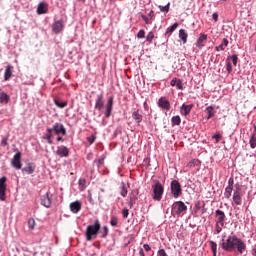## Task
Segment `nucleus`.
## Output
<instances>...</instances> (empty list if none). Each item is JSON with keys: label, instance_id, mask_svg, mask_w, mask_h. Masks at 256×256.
<instances>
[{"label": "nucleus", "instance_id": "f257e3e1", "mask_svg": "<svg viewBox=\"0 0 256 256\" xmlns=\"http://www.w3.org/2000/svg\"><path fill=\"white\" fill-rule=\"evenodd\" d=\"M222 241L221 247L224 251L231 253L236 249L240 255H243L247 251V244L237 237V235L228 236L226 240L223 239Z\"/></svg>", "mask_w": 256, "mask_h": 256}, {"label": "nucleus", "instance_id": "f03ea898", "mask_svg": "<svg viewBox=\"0 0 256 256\" xmlns=\"http://www.w3.org/2000/svg\"><path fill=\"white\" fill-rule=\"evenodd\" d=\"M101 229V224L99 223V220H96L93 225H89L86 228V241H93L97 237V234L99 233Z\"/></svg>", "mask_w": 256, "mask_h": 256}, {"label": "nucleus", "instance_id": "7ed1b4c3", "mask_svg": "<svg viewBox=\"0 0 256 256\" xmlns=\"http://www.w3.org/2000/svg\"><path fill=\"white\" fill-rule=\"evenodd\" d=\"M153 196L152 199L154 201H161L163 199V193H165V188L161 182L156 181L154 185H152Z\"/></svg>", "mask_w": 256, "mask_h": 256}, {"label": "nucleus", "instance_id": "20e7f679", "mask_svg": "<svg viewBox=\"0 0 256 256\" xmlns=\"http://www.w3.org/2000/svg\"><path fill=\"white\" fill-rule=\"evenodd\" d=\"M171 194L174 199H178L183 194V189L181 188V183L177 180H172L170 184Z\"/></svg>", "mask_w": 256, "mask_h": 256}, {"label": "nucleus", "instance_id": "39448f33", "mask_svg": "<svg viewBox=\"0 0 256 256\" xmlns=\"http://www.w3.org/2000/svg\"><path fill=\"white\" fill-rule=\"evenodd\" d=\"M187 211V205L183 201H176L172 205L171 213L172 215H181V213H185Z\"/></svg>", "mask_w": 256, "mask_h": 256}, {"label": "nucleus", "instance_id": "423d86ee", "mask_svg": "<svg viewBox=\"0 0 256 256\" xmlns=\"http://www.w3.org/2000/svg\"><path fill=\"white\" fill-rule=\"evenodd\" d=\"M7 199V177L0 178V201Z\"/></svg>", "mask_w": 256, "mask_h": 256}, {"label": "nucleus", "instance_id": "0eeeda50", "mask_svg": "<svg viewBox=\"0 0 256 256\" xmlns=\"http://www.w3.org/2000/svg\"><path fill=\"white\" fill-rule=\"evenodd\" d=\"M215 219L217 225L225 227V219H227V216L225 215V212H223V210L218 209L215 211Z\"/></svg>", "mask_w": 256, "mask_h": 256}, {"label": "nucleus", "instance_id": "6e6552de", "mask_svg": "<svg viewBox=\"0 0 256 256\" xmlns=\"http://www.w3.org/2000/svg\"><path fill=\"white\" fill-rule=\"evenodd\" d=\"M11 165L14 167V169L19 170L23 167V163H21V152H17L12 160H11Z\"/></svg>", "mask_w": 256, "mask_h": 256}, {"label": "nucleus", "instance_id": "1a4fd4ad", "mask_svg": "<svg viewBox=\"0 0 256 256\" xmlns=\"http://www.w3.org/2000/svg\"><path fill=\"white\" fill-rule=\"evenodd\" d=\"M51 129L52 132L54 131L56 135H67V130L65 129V126L59 122L54 123Z\"/></svg>", "mask_w": 256, "mask_h": 256}, {"label": "nucleus", "instance_id": "9d476101", "mask_svg": "<svg viewBox=\"0 0 256 256\" xmlns=\"http://www.w3.org/2000/svg\"><path fill=\"white\" fill-rule=\"evenodd\" d=\"M104 107H105V111H104L105 118L109 119V117H111V113L113 111V96H111L107 99V102Z\"/></svg>", "mask_w": 256, "mask_h": 256}, {"label": "nucleus", "instance_id": "9b49d317", "mask_svg": "<svg viewBox=\"0 0 256 256\" xmlns=\"http://www.w3.org/2000/svg\"><path fill=\"white\" fill-rule=\"evenodd\" d=\"M158 107H160V109H163L164 111H169V109H171V103L169 102V100H167L166 97H161L158 100Z\"/></svg>", "mask_w": 256, "mask_h": 256}, {"label": "nucleus", "instance_id": "f8f14e48", "mask_svg": "<svg viewBox=\"0 0 256 256\" xmlns=\"http://www.w3.org/2000/svg\"><path fill=\"white\" fill-rule=\"evenodd\" d=\"M233 184H234L233 178H229L228 186L226 187L225 192H224V197L226 199H231V195L233 193Z\"/></svg>", "mask_w": 256, "mask_h": 256}, {"label": "nucleus", "instance_id": "ddd939ff", "mask_svg": "<svg viewBox=\"0 0 256 256\" xmlns=\"http://www.w3.org/2000/svg\"><path fill=\"white\" fill-rule=\"evenodd\" d=\"M105 105V100H103V94H98L95 99L94 109L101 111Z\"/></svg>", "mask_w": 256, "mask_h": 256}, {"label": "nucleus", "instance_id": "4468645a", "mask_svg": "<svg viewBox=\"0 0 256 256\" xmlns=\"http://www.w3.org/2000/svg\"><path fill=\"white\" fill-rule=\"evenodd\" d=\"M52 31H53V33H55L56 35H59V33H61V31H63V20L55 21V22L52 24Z\"/></svg>", "mask_w": 256, "mask_h": 256}, {"label": "nucleus", "instance_id": "2eb2a0df", "mask_svg": "<svg viewBox=\"0 0 256 256\" xmlns=\"http://www.w3.org/2000/svg\"><path fill=\"white\" fill-rule=\"evenodd\" d=\"M51 193L47 192L44 196L41 197V205L43 207H46V209H49L51 207Z\"/></svg>", "mask_w": 256, "mask_h": 256}, {"label": "nucleus", "instance_id": "dca6fc26", "mask_svg": "<svg viewBox=\"0 0 256 256\" xmlns=\"http://www.w3.org/2000/svg\"><path fill=\"white\" fill-rule=\"evenodd\" d=\"M56 155H58V157H69V148L63 145L58 146L56 150Z\"/></svg>", "mask_w": 256, "mask_h": 256}, {"label": "nucleus", "instance_id": "f3484780", "mask_svg": "<svg viewBox=\"0 0 256 256\" xmlns=\"http://www.w3.org/2000/svg\"><path fill=\"white\" fill-rule=\"evenodd\" d=\"M171 87H176L179 91H183V81L178 78H173L170 82Z\"/></svg>", "mask_w": 256, "mask_h": 256}, {"label": "nucleus", "instance_id": "a211bd4d", "mask_svg": "<svg viewBox=\"0 0 256 256\" xmlns=\"http://www.w3.org/2000/svg\"><path fill=\"white\" fill-rule=\"evenodd\" d=\"M193 107H194L193 104H189V105L183 104L181 106L180 112L182 115L187 117V115H189L191 113V109H193Z\"/></svg>", "mask_w": 256, "mask_h": 256}, {"label": "nucleus", "instance_id": "6ab92c4d", "mask_svg": "<svg viewBox=\"0 0 256 256\" xmlns=\"http://www.w3.org/2000/svg\"><path fill=\"white\" fill-rule=\"evenodd\" d=\"M70 211L72 213H79V211H81V203L79 200L70 203Z\"/></svg>", "mask_w": 256, "mask_h": 256}, {"label": "nucleus", "instance_id": "aec40b11", "mask_svg": "<svg viewBox=\"0 0 256 256\" xmlns=\"http://www.w3.org/2000/svg\"><path fill=\"white\" fill-rule=\"evenodd\" d=\"M205 41H207V34H201L196 43L198 49H203V47H205Z\"/></svg>", "mask_w": 256, "mask_h": 256}, {"label": "nucleus", "instance_id": "412c9836", "mask_svg": "<svg viewBox=\"0 0 256 256\" xmlns=\"http://www.w3.org/2000/svg\"><path fill=\"white\" fill-rule=\"evenodd\" d=\"M44 139L49 143V145L53 144V129L52 128H47L46 129V134L44 136Z\"/></svg>", "mask_w": 256, "mask_h": 256}, {"label": "nucleus", "instance_id": "4be33fe9", "mask_svg": "<svg viewBox=\"0 0 256 256\" xmlns=\"http://www.w3.org/2000/svg\"><path fill=\"white\" fill-rule=\"evenodd\" d=\"M13 75V66L8 65L6 66L5 73H4V81H9Z\"/></svg>", "mask_w": 256, "mask_h": 256}, {"label": "nucleus", "instance_id": "5701e85b", "mask_svg": "<svg viewBox=\"0 0 256 256\" xmlns=\"http://www.w3.org/2000/svg\"><path fill=\"white\" fill-rule=\"evenodd\" d=\"M22 173H26L27 175H33V173H35V166L29 163L26 167L22 169Z\"/></svg>", "mask_w": 256, "mask_h": 256}, {"label": "nucleus", "instance_id": "b1692460", "mask_svg": "<svg viewBox=\"0 0 256 256\" xmlns=\"http://www.w3.org/2000/svg\"><path fill=\"white\" fill-rule=\"evenodd\" d=\"M37 13L38 15H44V13H47V4L40 2L38 4Z\"/></svg>", "mask_w": 256, "mask_h": 256}, {"label": "nucleus", "instance_id": "393cba45", "mask_svg": "<svg viewBox=\"0 0 256 256\" xmlns=\"http://www.w3.org/2000/svg\"><path fill=\"white\" fill-rule=\"evenodd\" d=\"M132 119H134V121H136V123L139 125V123H141V121H143V115H141L139 113V110H137L132 113Z\"/></svg>", "mask_w": 256, "mask_h": 256}, {"label": "nucleus", "instance_id": "a878e982", "mask_svg": "<svg viewBox=\"0 0 256 256\" xmlns=\"http://www.w3.org/2000/svg\"><path fill=\"white\" fill-rule=\"evenodd\" d=\"M187 37H189V35L187 34V31H185V29H180L179 39H181L183 44L187 43Z\"/></svg>", "mask_w": 256, "mask_h": 256}, {"label": "nucleus", "instance_id": "bb28decb", "mask_svg": "<svg viewBox=\"0 0 256 256\" xmlns=\"http://www.w3.org/2000/svg\"><path fill=\"white\" fill-rule=\"evenodd\" d=\"M233 201L235 205H242L243 199L241 198V194H239L238 192H234Z\"/></svg>", "mask_w": 256, "mask_h": 256}, {"label": "nucleus", "instance_id": "cd10ccee", "mask_svg": "<svg viewBox=\"0 0 256 256\" xmlns=\"http://www.w3.org/2000/svg\"><path fill=\"white\" fill-rule=\"evenodd\" d=\"M177 27H179V23H174L172 26L168 27L166 32H165V37H170L171 33H173V31H175V29H177Z\"/></svg>", "mask_w": 256, "mask_h": 256}, {"label": "nucleus", "instance_id": "c85d7f7f", "mask_svg": "<svg viewBox=\"0 0 256 256\" xmlns=\"http://www.w3.org/2000/svg\"><path fill=\"white\" fill-rule=\"evenodd\" d=\"M9 95L5 92L0 93V103H3L4 105H7L9 103Z\"/></svg>", "mask_w": 256, "mask_h": 256}, {"label": "nucleus", "instance_id": "c756f323", "mask_svg": "<svg viewBox=\"0 0 256 256\" xmlns=\"http://www.w3.org/2000/svg\"><path fill=\"white\" fill-rule=\"evenodd\" d=\"M205 113H207V119H211L212 117H215V111H213V107L212 106H208L205 110Z\"/></svg>", "mask_w": 256, "mask_h": 256}, {"label": "nucleus", "instance_id": "7c9ffc66", "mask_svg": "<svg viewBox=\"0 0 256 256\" xmlns=\"http://www.w3.org/2000/svg\"><path fill=\"white\" fill-rule=\"evenodd\" d=\"M171 123H172L173 127H174V125H181V116H179V115L173 116L171 118Z\"/></svg>", "mask_w": 256, "mask_h": 256}, {"label": "nucleus", "instance_id": "2f4dec72", "mask_svg": "<svg viewBox=\"0 0 256 256\" xmlns=\"http://www.w3.org/2000/svg\"><path fill=\"white\" fill-rule=\"evenodd\" d=\"M249 144H250L251 149H255V147H256V136H255V133H253L251 135L250 140H249Z\"/></svg>", "mask_w": 256, "mask_h": 256}, {"label": "nucleus", "instance_id": "473e14b6", "mask_svg": "<svg viewBox=\"0 0 256 256\" xmlns=\"http://www.w3.org/2000/svg\"><path fill=\"white\" fill-rule=\"evenodd\" d=\"M127 193H128L127 185H125V183L122 182V187H121L120 195L122 197H127Z\"/></svg>", "mask_w": 256, "mask_h": 256}, {"label": "nucleus", "instance_id": "72a5a7b5", "mask_svg": "<svg viewBox=\"0 0 256 256\" xmlns=\"http://www.w3.org/2000/svg\"><path fill=\"white\" fill-rule=\"evenodd\" d=\"M210 247L212 249L213 256H217V242L210 241Z\"/></svg>", "mask_w": 256, "mask_h": 256}, {"label": "nucleus", "instance_id": "f704fd0d", "mask_svg": "<svg viewBox=\"0 0 256 256\" xmlns=\"http://www.w3.org/2000/svg\"><path fill=\"white\" fill-rule=\"evenodd\" d=\"M79 187H80L81 191H85V188L87 187V180H85L84 178L80 179Z\"/></svg>", "mask_w": 256, "mask_h": 256}, {"label": "nucleus", "instance_id": "c9c22d12", "mask_svg": "<svg viewBox=\"0 0 256 256\" xmlns=\"http://www.w3.org/2000/svg\"><path fill=\"white\" fill-rule=\"evenodd\" d=\"M169 7H171V3H167L166 6H159V9L162 13H169Z\"/></svg>", "mask_w": 256, "mask_h": 256}, {"label": "nucleus", "instance_id": "e433bc0d", "mask_svg": "<svg viewBox=\"0 0 256 256\" xmlns=\"http://www.w3.org/2000/svg\"><path fill=\"white\" fill-rule=\"evenodd\" d=\"M155 39V34L153 32H149L146 36V41L148 43H153V40Z\"/></svg>", "mask_w": 256, "mask_h": 256}, {"label": "nucleus", "instance_id": "4c0bfd02", "mask_svg": "<svg viewBox=\"0 0 256 256\" xmlns=\"http://www.w3.org/2000/svg\"><path fill=\"white\" fill-rule=\"evenodd\" d=\"M54 103L57 107H59L60 109L65 108V106L67 105V102H61L59 100H54Z\"/></svg>", "mask_w": 256, "mask_h": 256}, {"label": "nucleus", "instance_id": "58836bf2", "mask_svg": "<svg viewBox=\"0 0 256 256\" xmlns=\"http://www.w3.org/2000/svg\"><path fill=\"white\" fill-rule=\"evenodd\" d=\"M117 223H119V219H117L116 216H112V217H111V220H110V225H111L112 227H117Z\"/></svg>", "mask_w": 256, "mask_h": 256}, {"label": "nucleus", "instance_id": "ea45409f", "mask_svg": "<svg viewBox=\"0 0 256 256\" xmlns=\"http://www.w3.org/2000/svg\"><path fill=\"white\" fill-rule=\"evenodd\" d=\"M35 225H36L35 219L34 218H30L28 220V227H29V229H31V230L35 229Z\"/></svg>", "mask_w": 256, "mask_h": 256}, {"label": "nucleus", "instance_id": "a19ab883", "mask_svg": "<svg viewBox=\"0 0 256 256\" xmlns=\"http://www.w3.org/2000/svg\"><path fill=\"white\" fill-rule=\"evenodd\" d=\"M231 60H232L234 67H237V61H239V57L237 56V54L232 55Z\"/></svg>", "mask_w": 256, "mask_h": 256}, {"label": "nucleus", "instance_id": "79ce46f5", "mask_svg": "<svg viewBox=\"0 0 256 256\" xmlns=\"http://www.w3.org/2000/svg\"><path fill=\"white\" fill-rule=\"evenodd\" d=\"M141 18L143 19V21H145L146 25H151L153 22L151 21V18L142 15Z\"/></svg>", "mask_w": 256, "mask_h": 256}, {"label": "nucleus", "instance_id": "37998d69", "mask_svg": "<svg viewBox=\"0 0 256 256\" xmlns=\"http://www.w3.org/2000/svg\"><path fill=\"white\" fill-rule=\"evenodd\" d=\"M102 231H103L102 237H103V239H105L107 237V235H109V228H107V226H104Z\"/></svg>", "mask_w": 256, "mask_h": 256}, {"label": "nucleus", "instance_id": "c03bdc74", "mask_svg": "<svg viewBox=\"0 0 256 256\" xmlns=\"http://www.w3.org/2000/svg\"><path fill=\"white\" fill-rule=\"evenodd\" d=\"M137 38L145 39V30H139V32L137 33Z\"/></svg>", "mask_w": 256, "mask_h": 256}, {"label": "nucleus", "instance_id": "a18cd8bd", "mask_svg": "<svg viewBox=\"0 0 256 256\" xmlns=\"http://www.w3.org/2000/svg\"><path fill=\"white\" fill-rule=\"evenodd\" d=\"M122 215L124 219H127V217H129V209L123 208Z\"/></svg>", "mask_w": 256, "mask_h": 256}, {"label": "nucleus", "instance_id": "49530a36", "mask_svg": "<svg viewBox=\"0 0 256 256\" xmlns=\"http://www.w3.org/2000/svg\"><path fill=\"white\" fill-rule=\"evenodd\" d=\"M234 187H235L234 193L241 194V184L236 183Z\"/></svg>", "mask_w": 256, "mask_h": 256}, {"label": "nucleus", "instance_id": "de8ad7c7", "mask_svg": "<svg viewBox=\"0 0 256 256\" xmlns=\"http://www.w3.org/2000/svg\"><path fill=\"white\" fill-rule=\"evenodd\" d=\"M8 141H9L8 137L3 138L1 141L2 147H7V145H9Z\"/></svg>", "mask_w": 256, "mask_h": 256}, {"label": "nucleus", "instance_id": "09e8293b", "mask_svg": "<svg viewBox=\"0 0 256 256\" xmlns=\"http://www.w3.org/2000/svg\"><path fill=\"white\" fill-rule=\"evenodd\" d=\"M226 70L228 71V73H231L233 71V66L231 65V62H227Z\"/></svg>", "mask_w": 256, "mask_h": 256}, {"label": "nucleus", "instance_id": "8fccbe9b", "mask_svg": "<svg viewBox=\"0 0 256 256\" xmlns=\"http://www.w3.org/2000/svg\"><path fill=\"white\" fill-rule=\"evenodd\" d=\"M158 256H169L167 255V252H165V249H160L157 253Z\"/></svg>", "mask_w": 256, "mask_h": 256}, {"label": "nucleus", "instance_id": "3c124183", "mask_svg": "<svg viewBox=\"0 0 256 256\" xmlns=\"http://www.w3.org/2000/svg\"><path fill=\"white\" fill-rule=\"evenodd\" d=\"M88 143H90V145H93V143H95V136H89L87 138Z\"/></svg>", "mask_w": 256, "mask_h": 256}, {"label": "nucleus", "instance_id": "603ef678", "mask_svg": "<svg viewBox=\"0 0 256 256\" xmlns=\"http://www.w3.org/2000/svg\"><path fill=\"white\" fill-rule=\"evenodd\" d=\"M215 51H225V46L220 44V45L215 47Z\"/></svg>", "mask_w": 256, "mask_h": 256}, {"label": "nucleus", "instance_id": "864d4df0", "mask_svg": "<svg viewBox=\"0 0 256 256\" xmlns=\"http://www.w3.org/2000/svg\"><path fill=\"white\" fill-rule=\"evenodd\" d=\"M212 139H216V143H219V141H221V134H216L212 136Z\"/></svg>", "mask_w": 256, "mask_h": 256}, {"label": "nucleus", "instance_id": "5fc2aeb1", "mask_svg": "<svg viewBox=\"0 0 256 256\" xmlns=\"http://www.w3.org/2000/svg\"><path fill=\"white\" fill-rule=\"evenodd\" d=\"M224 47H227L229 45V40H227V38H223L222 43H221Z\"/></svg>", "mask_w": 256, "mask_h": 256}, {"label": "nucleus", "instance_id": "6e6d98bb", "mask_svg": "<svg viewBox=\"0 0 256 256\" xmlns=\"http://www.w3.org/2000/svg\"><path fill=\"white\" fill-rule=\"evenodd\" d=\"M212 19H214V21H216V22L219 21V14L213 13Z\"/></svg>", "mask_w": 256, "mask_h": 256}, {"label": "nucleus", "instance_id": "4d7b16f0", "mask_svg": "<svg viewBox=\"0 0 256 256\" xmlns=\"http://www.w3.org/2000/svg\"><path fill=\"white\" fill-rule=\"evenodd\" d=\"M221 231H223V229L216 223V233H221Z\"/></svg>", "mask_w": 256, "mask_h": 256}, {"label": "nucleus", "instance_id": "13d9d810", "mask_svg": "<svg viewBox=\"0 0 256 256\" xmlns=\"http://www.w3.org/2000/svg\"><path fill=\"white\" fill-rule=\"evenodd\" d=\"M143 248L145 249V251H151V246H149V244H144Z\"/></svg>", "mask_w": 256, "mask_h": 256}, {"label": "nucleus", "instance_id": "bf43d9fd", "mask_svg": "<svg viewBox=\"0 0 256 256\" xmlns=\"http://www.w3.org/2000/svg\"><path fill=\"white\" fill-rule=\"evenodd\" d=\"M148 15H149L150 19H153V17H155V12L153 10H151Z\"/></svg>", "mask_w": 256, "mask_h": 256}, {"label": "nucleus", "instance_id": "052dcab7", "mask_svg": "<svg viewBox=\"0 0 256 256\" xmlns=\"http://www.w3.org/2000/svg\"><path fill=\"white\" fill-rule=\"evenodd\" d=\"M139 256H145V252L143 251V248L139 250Z\"/></svg>", "mask_w": 256, "mask_h": 256}, {"label": "nucleus", "instance_id": "680f3d73", "mask_svg": "<svg viewBox=\"0 0 256 256\" xmlns=\"http://www.w3.org/2000/svg\"><path fill=\"white\" fill-rule=\"evenodd\" d=\"M129 207H130V209H133V199L132 198H130Z\"/></svg>", "mask_w": 256, "mask_h": 256}, {"label": "nucleus", "instance_id": "e2e57ef3", "mask_svg": "<svg viewBox=\"0 0 256 256\" xmlns=\"http://www.w3.org/2000/svg\"><path fill=\"white\" fill-rule=\"evenodd\" d=\"M251 253H252V256H256V249L255 248L252 249Z\"/></svg>", "mask_w": 256, "mask_h": 256}, {"label": "nucleus", "instance_id": "0e129e2a", "mask_svg": "<svg viewBox=\"0 0 256 256\" xmlns=\"http://www.w3.org/2000/svg\"><path fill=\"white\" fill-rule=\"evenodd\" d=\"M110 5H115V0H109Z\"/></svg>", "mask_w": 256, "mask_h": 256}, {"label": "nucleus", "instance_id": "69168bd1", "mask_svg": "<svg viewBox=\"0 0 256 256\" xmlns=\"http://www.w3.org/2000/svg\"><path fill=\"white\" fill-rule=\"evenodd\" d=\"M206 211H207V209L205 208V205H203L202 212L205 213Z\"/></svg>", "mask_w": 256, "mask_h": 256}, {"label": "nucleus", "instance_id": "338daca9", "mask_svg": "<svg viewBox=\"0 0 256 256\" xmlns=\"http://www.w3.org/2000/svg\"><path fill=\"white\" fill-rule=\"evenodd\" d=\"M57 141H63V137L59 136V137L57 138Z\"/></svg>", "mask_w": 256, "mask_h": 256}, {"label": "nucleus", "instance_id": "774afa93", "mask_svg": "<svg viewBox=\"0 0 256 256\" xmlns=\"http://www.w3.org/2000/svg\"><path fill=\"white\" fill-rule=\"evenodd\" d=\"M254 131H256V125H254Z\"/></svg>", "mask_w": 256, "mask_h": 256}]
</instances>
